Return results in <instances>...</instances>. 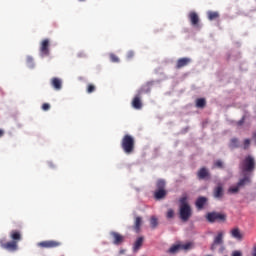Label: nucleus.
I'll return each mask as SVG.
<instances>
[{"label": "nucleus", "instance_id": "f257e3e1", "mask_svg": "<svg viewBox=\"0 0 256 256\" xmlns=\"http://www.w3.org/2000/svg\"><path fill=\"white\" fill-rule=\"evenodd\" d=\"M10 242H6L5 238L0 240V247L9 252H15L18 250V243L22 239V234L19 230H11L10 231Z\"/></svg>", "mask_w": 256, "mask_h": 256}, {"label": "nucleus", "instance_id": "f03ea898", "mask_svg": "<svg viewBox=\"0 0 256 256\" xmlns=\"http://www.w3.org/2000/svg\"><path fill=\"white\" fill-rule=\"evenodd\" d=\"M150 91L151 88L149 83L143 85L139 90H137V94L134 96L131 102L132 107L136 110H141L143 107L142 95L148 94Z\"/></svg>", "mask_w": 256, "mask_h": 256}, {"label": "nucleus", "instance_id": "7ed1b4c3", "mask_svg": "<svg viewBox=\"0 0 256 256\" xmlns=\"http://www.w3.org/2000/svg\"><path fill=\"white\" fill-rule=\"evenodd\" d=\"M187 199H188L187 195H183L179 200L180 202L179 215H180V219L183 222H187L192 216V209L188 204Z\"/></svg>", "mask_w": 256, "mask_h": 256}, {"label": "nucleus", "instance_id": "20e7f679", "mask_svg": "<svg viewBox=\"0 0 256 256\" xmlns=\"http://www.w3.org/2000/svg\"><path fill=\"white\" fill-rule=\"evenodd\" d=\"M121 148L126 154H132L135 148V139L130 134H125L121 141Z\"/></svg>", "mask_w": 256, "mask_h": 256}, {"label": "nucleus", "instance_id": "39448f33", "mask_svg": "<svg viewBox=\"0 0 256 256\" xmlns=\"http://www.w3.org/2000/svg\"><path fill=\"white\" fill-rule=\"evenodd\" d=\"M240 168L243 173H252L255 170V159L253 156L248 155L241 162Z\"/></svg>", "mask_w": 256, "mask_h": 256}, {"label": "nucleus", "instance_id": "423d86ee", "mask_svg": "<svg viewBox=\"0 0 256 256\" xmlns=\"http://www.w3.org/2000/svg\"><path fill=\"white\" fill-rule=\"evenodd\" d=\"M227 219V216L225 213H220L216 211L208 212L206 215V220L209 223H225Z\"/></svg>", "mask_w": 256, "mask_h": 256}, {"label": "nucleus", "instance_id": "0eeeda50", "mask_svg": "<svg viewBox=\"0 0 256 256\" xmlns=\"http://www.w3.org/2000/svg\"><path fill=\"white\" fill-rule=\"evenodd\" d=\"M156 186H157V190H156L155 193H154L155 199H157V200L164 199L165 196L167 195V192H166V190H165V186H166L165 181L162 180V179H159V180L157 181Z\"/></svg>", "mask_w": 256, "mask_h": 256}, {"label": "nucleus", "instance_id": "6e6552de", "mask_svg": "<svg viewBox=\"0 0 256 256\" xmlns=\"http://www.w3.org/2000/svg\"><path fill=\"white\" fill-rule=\"evenodd\" d=\"M37 246L42 249H54L61 246V242L57 240H44L43 242H38Z\"/></svg>", "mask_w": 256, "mask_h": 256}, {"label": "nucleus", "instance_id": "1a4fd4ad", "mask_svg": "<svg viewBox=\"0 0 256 256\" xmlns=\"http://www.w3.org/2000/svg\"><path fill=\"white\" fill-rule=\"evenodd\" d=\"M224 232L221 230L220 232H218L217 236H215L214 238V242L211 246V250L214 251L216 249V246L218 245H222L224 243Z\"/></svg>", "mask_w": 256, "mask_h": 256}, {"label": "nucleus", "instance_id": "9d476101", "mask_svg": "<svg viewBox=\"0 0 256 256\" xmlns=\"http://www.w3.org/2000/svg\"><path fill=\"white\" fill-rule=\"evenodd\" d=\"M40 53L42 57L49 56V39H44L40 44Z\"/></svg>", "mask_w": 256, "mask_h": 256}, {"label": "nucleus", "instance_id": "9b49d317", "mask_svg": "<svg viewBox=\"0 0 256 256\" xmlns=\"http://www.w3.org/2000/svg\"><path fill=\"white\" fill-rule=\"evenodd\" d=\"M208 203V198L205 197V196H199L197 199H196V202H195V205H196V208L201 211L204 209V207L207 205Z\"/></svg>", "mask_w": 256, "mask_h": 256}, {"label": "nucleus", "instance_id": "f8f14e48", "mask_svg": "<svg viewBox=\"0 0 256 256\" xmlns=\"http://www.w3.org/2000/svg\"><path fill=\"white\" fill-rule=\"evenodd\" d=\"M110 235L113 238L114 245H121L125 240L124 236L119 234V232H110Z\"/></svg>", "mask_w": 256, "mask_h": 256}, {"label": "nucleus", "instance_id": "ddd939ff", "mask_svg": "<svg viewBox=\"0 0 256 256\" xmlns=\"http://www.w3.org/2000/svg\"><path fill=\"white\" fill-rule=\"evenodd\" d=\"M190 63H191V58H188V57L180 58L176 63V69L184 68L188 66Z\"/></svg>", "mask_w": 256, "mask_h": 256}, {"label": "nucleus", "instance_id": "4468645a", "mask_svg": "<svg viewBox=\"0 0 256 256\" xmlns=\"http://www.w3.org/2000/svg\"><path fill=\"white\" fill-rule=\"evenodd\" d=\"M191 25L197 27L199 24V16L195 11H191L188 15Z\"/></svg>", "mask_w": 256, "mask_h": 256}, {"label": "nucleus", "instance_id": "2eb2a0df", "mask_svg": "<svg viewBox=\"0 0 256 256\" xmlns=\"http://www.w3.org/2000/svg\"><path fill=\"white\" fill-rule=\"evenodd\" d=\"M213 195L215 199L221 200L224 196V189L222 185H218L214 188Z\"/></svg>", "mask_w": 256, "mask_h": 256}, {"label": "nucleus", "instance_id": "dca6fc26", "mask_svg": "<svg viewBox=\"0 0 256 256\" xmlns=\"http://www.w3.org/2000/svg\"><path fill=\"white\" fill-rule=\"evenodd\" d=\"M199 180H205L206 178L210 177V173L206 167H202L197 173Z\"/></svg>", "mask_w": 256, "mask_h": 256}, {"label": "nucleus", "instance_id": "f3484780", "mask_svg": "<svg viewBox=\"0 0 256 256\" xmlns=\"http://www.w3.org/2000/svg\"><path fill=\"white\" fill-rule=\"evenodd\" d=\"M141 225H142V217L141 216H136L134 226H133V229L135 230L136 233L140 232Z\"/></svg>", "mask_w": 256, "mask_h": 256}, {"label": "nucleus", "instance_id": "a211bd4d", "mask_svg": "<svg viewBox=\"0 0 256 256\" xmlns=\"http://www.w3.org/2000/svg\"><path fill=\"white\" fill-rule=\"evenodd\" d=\"M51 85H52V87H53L55 90L59 91V90H61L62 82H61V80H60L59 78L54 77V78H52V80H51Z\"/></svg>", "mask_w": 256, "mask_h": 256}, {"label": "nucleus", "instance_id": "6ab92c4d", "mask_svg": "<svg viewBox=\"0 0 256 256\" xmlns=\"http://www.w3.org/2000/svg\"><path fill=\"white\" fill-rule=\"evenodd\" d=\"M251 183V177L250 176H244L243 178H241L239 180V182L237 183L239 188H243L245 187L247 184Z\"/></svg>", "mask_w": 256, "mask_h": 256}, {"label": "nucleus", "instance_id": "aec40b11", "mask_svg": "<svg viewBox=\"0 0 256 256\" xmlns=\"http://www.w3.org/2000/svg\"><path fill=\"white\" fill-rule=\"evenodd\" d=\"M231 236L239 241L243 239V234H241L239 228H233V230H231Z\"/></svg>", "mask_w": 256, "mask_h": 256}, {"label": "nucleus", "instance_id": "412c9836", "mask_svg": "<svg viewBox=\"0 0 256 256\" xmlns=\"http://www.w3.org/2000/svg\"><path fill=\"white\" fill-rule=\"evenodd\" d=\"M144 238L140 236L137 238L136 242H134L133 251L136 253L143 245Z\"/></svg>", "mask_w": 256, "mask_h": 256}, {"label": "nucleus", "instance_id": "4be33fe9", "mask_svg": "<svg viewBox=\"0 0 256 256\" xmlns=\"http://www.w3.org/2000/svg\"><path fill=\"white\" fill-rule=\"evenodd\" d=\"M181 250V244H173L171 248H169L168 253L170 254H176Z\"/></svg>", "mask_w": 256, "mask_h": 256}, {"label": "nucleus", "instance_id": "5701e85b", "mask_svg": "<svg viewBox=\"0 0 256 256\" xmlns=\"http://www.w3.org/2000/svg\"><path fill=\"white\" fill-rule=\"evenodd\" d=\"M207 15L209 21H213L219 18V13L216 11H208Z\"/></svg>", "mask_w": 256, "mask_h": 256}, {"label": "nucleus", "instance_id": "b1692460", "mask_svg": "<svg viewBox=\"0 0 256 256\" xmlns=\"http://www.w3.org/2000/svg\"><path fill=\"white\" fill-rule=\"evenodd\" d=\"M205 106H206V100H205V98H198V99L196 100V107H197V108L203 109V108H205Z\"/></svg>", "mask_w": 256, "mask_h": 256}, {"label": "nucleus", "instance_id": "393cba45", "mask_svg": "<svg viewBox=\"0 0 256 256\" xmlns=\"http://www.w3.org/2000/svg\"><path fill=\"white\" fill-rule=\"evenodd\" d=\"M240 189H241L240 186L238 184H236V185H233V186L229 187L228 193H230V194H237Z\"/></svg>", "mask_w": 256, "mask_h": 256}, {"label": "nucleus", "instance_id": "a878e982", "mask_svg": "<svg viewBox=\"0 0 256 256\" xmlns=\"http://www.w3.org/2000/svg\"><path fill=\"white\" fill-rule=\"evenodd\" d=\"M150 225L152 229H156L158 226V219L156 216H151L150 218Z\"/></svg>", "mask_w": 256, "mask_h": 256}, {"label": "nucleus", "instance_id": "bb28decb", "mask_svg": "<svg viewBox=\"0 0 256 256\" xmlns=\"http://www.w3.org/2000/svg\"><path fill=\"white\" fill-rule=\"evenodd\" d=\"M193 248L192 242H187V244H181V250L189 251Z\"/></svg>", "mask_w": 256, "mask_h": 256}, {"label": "nucleus", "instance_id": "cd10ccee", "mask_svg": "<svg viewBox=\"0 0 256 256\" xmlns=\"http://www.w3.org/2000/svg\"><path fill=\"white\" fill-rule=\"evenodd\" d=\"M231 148H239V140L238 138H232L230 142Z\"/></svg>", "mask_w": 256, "mask_h": 256}, {"label": "nucleus", "instance_id": "c85d7f7f", "mask_svg": "<svg viewBox=\"0 0 256 256\" xmlns=\"http://www.w3.org/2000/svg\"><path fill=\"white\" fill-rule=\"evenodd\" d=\"M26 63H27V65H28L29 68H33V67H34V60H33V57L27 56V58H26Z\"/></svg>", "mask_w": 256, "mask_h": 256}, {"label": "nucleus", "instance_id": "c756f323", "mask_svg": "<svg viewBox=\"0 0 256 256\" xmlns=\"http://www.w3.org/2000/svg\"><path fill=\"white\" fill-rule=\"evenodd\" d=\"M110 60L112 63H119V57L114 53L110 54Z\"/></svg>", "mask_w": 256, "mask_h": 256}, {"label": "nucleus", "instance_id": "7c9ffc66", "mask_svg": "<svg viewBox=\"0 0 256 256\" xmlns=\"http://www.w3.org/2000/svg\"><path fill=\"white\" fill-rule=\"evenodd\" d=\"M95 90H96V87H95L94 84H88V86H87V93L88 94H92L93 92H95Z\"/></svg>", "mask_w": 256, "mask_h": 256}, {"label": "nucleus", "instance_id": "2f4dec72", "mask_svg": "<svg viewBox=\"0 0 256 256\" xmlns=\"http://www.w3.org/2000/svg\"><path fill=\"white\" fill-rule=\"evenodd\" d=\"M174 210L172 208H169L166 214L167 219H173L174 218Z\"/></svg>", "mask_w": 256, "mask_h": 256}, {"label": "nucleus", "instance_id": "473e14b6", "mask_svg": "<svg viewBox=\"0 0 256 256\" xmlns=\"http://www.w3.org/2000/svg\"><path fill=\"white\" fill-rule=\"evenodd\" d=\"M251 140L249 138H246L244 140V150H247L250 147Z\"/></svg>", "mask_w": 256, "mask_h": 256}, {"label": "nucleus", "instance_id": "72a5a7b5", "mask_svg": "<svg viewBox=\"0 0 256 256\" xmlns=\"http://www.w3.org/2000/svg\"><path fill=\"white\" fill-rule=\"evenodd\" d=\"M214 166L223 169V162L221 160H216Z\"/></svg>", "mask_w": 256, "mask_h": 256}, {"label": "nucleus", "instance_id": "f704fd0d", "mask_svg": "<svg viewBox=\"0 0 256 256\" xmlns=\"http://www.w3.org/2000/svg\"><path fill=\"white\" fill-rule=\"evenodd\" d=\"M49 109H50V104L49 103H43L42 104V110L43 111H49Z\"/></svg>", "mask_w": 256, "mask_h": 256}, {"label": "nucleus", "instance_id": "c9c22d12", "mask_svg": "<svg viewBox=\"0 0 256 256\" xmlns=\"http://www.w3.org/2000/svg\"><path fill=\"white\" fill-rule=\"evenodd\" d=\"M134 57V51H128L127 59H132Z\"/></svg>", "mask_w": 256, "mask_h": 256}, {"label": "nucleus", "instance_id": "e433bc0d", "mask_svg": "<svg viewBox=\"0 0 256 256\" xmlns=\"http://www.w3.org/2000/svg\"><path fill=\"white\" fill-rule=\"evenodd\" d=\"M245 122V117H243L242 119H240L238 122H237V125L238 126H242Z\"/></svg>", "mask_w": 256, "mask_h": 256}, {"label": "nucleus", "instance_id": "4c0bfd02", "mask_svg": "<svg viewBox=\"0 0 256 256\" xmlns=\"http://www.w3.org/2000/svg\"><path fill=\"white\" fill-rule=\"evenodd\" d=\"M232 256H242L241 252L239 250H235L232 254Z\"/></svg>", "mask_w": 256, "mask_h": 256}, {"label": "nucleus", "instance_id": "58836bf2", "mask_svg": "<svg viewBox=\"0 0 256 256\" xmlns=\"http://www.w3.org/2000/svg\"><path fill=\"white\" fill-rule=\"evenodd\" d=\"M5 135V130L0 129V138H2Z\"/></svg>", "mask_w": 256, "mask_h": 256}, {"label": "nucleus", "instance_id": "ea45409f", "mask_svg": "<svg viewBox=\"0 0 256 256\" xmlns=\"http://www.w3.org/2000/svg\"><path fill=\"white\" fill-rule=\"evenodd\" d=\"M253 256H256V247L253 250Z\"/></svg>", "mask_w": 256, "mask_h": 256}, {"label": "nucleus", "instance_id": "a19ab883", "mask_svg": "<svg viewBox=\"0 0 256 256\" xmlns=\"http://www.w3.org/2000/svg\"><path fill=\"white\" fill-rule=\"evenodd\" d=\"M253 139L256 140V131L253 134Z\"/></svg>", "mask_w": 256, "mask_h": 256}, {"label": "nucleus", "instance_id": "79ce46f5", "mask_svg": "<svg viewBox=\"0 0 256 256\" xmlns=\"http://www.w3.org/2000/svg\"><path fill=\"white\" fill-rule=\"evenodd\" d=\"M86 0H79V2H85Z\"/></svg>", "mask_w": 256, "mask_h": 256}]
</instances>
